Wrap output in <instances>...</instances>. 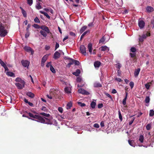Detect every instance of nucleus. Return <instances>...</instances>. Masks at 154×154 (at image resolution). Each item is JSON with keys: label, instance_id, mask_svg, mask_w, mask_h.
Returning a JSON list of instances; mask_svg holds the SVG:
<instances>
[{"label": "nucleus", "instance_id": "obj_60", "mask_svg": "<svg viewBox=\"0 0 154 154\" xmlns=\"http://www.w3.org/2000/svg\"><path fill=\"white\" fill-rule=\"evenodd\" d=\"M94 127L98 128L99 127V125L97 123H95L94 125Z\"/></svg>", "mask_w": 154, "mask_h": 154}, {"label": "nucleus", "instance_id": "obj_50", "mask_svg": "<svg viewBox=\"0 0 154 154\" xmlns=\"http://www.w3.org/2000/svg\"><path fill=\"white\" fill-rule=\"evenodd\" d=\"M74 63L75 65L77 66L79 65L80 64L79 62L78 61L75 60H74Z\"/></svg>", "mask_w": 154, "mask_h": 154}, {"label": "nucleus", "instance_id": "obj_34", "mask_svg": "<svg viewBox=\"0 0 154 154\" xmlns=\"http://www.w3.org/2000/svg\"><path fill=\"white\" fill-rule=\"evenodd\" d=\"M96 104V103L95 102L92 101L90 105L92 108L94 109L95 108Z\"/></svg>", "mask_w": 154, "mask_h": 154}, {"label": "nucleus", "instance_id": "obj_54", "mask_svg": "<svg viewBox=\"0 0 154 154\" xmlns=\"http://www.w3.org/2000/svg\"><path fill=\"white\" fill-rule=\"evenodd\" d=\"M135 119V117H134L133 118L132 120H131L129 122V125H131L133 123V122L134 121Z\"/></svg>", "mask_w": 154, "mask_h": 154}, {"label": "nucleus", "instance_id": "obj_36", "mask_svg": "<svg viewBox=\"0 0 154 154\" xmlns=\"http://www.w3.org/2000/svg\"><path fill=\"white\" fill-rule=\"evenodd\" d=\"M151 84V82H150L145 84V86L147 90L149 89V87L150 86V85Z\"/></svg>", "mask_w": 154, "mask_h": 154}, {"label": "nucleus", "instance_id": "obj_5", "mask_svg": "<svg viewBox=\"0 0 154 154\" xmlns=\"http://www.w3.org/2000/svg\"><path fill=\"white\" fill-rule=\"evenodd\" d=\"M81 53L84 55H86V48L83 45H81L80 47Z\"/></svg>", "mask_w": 154, "mask_h": 154}, {"label": "nucleus", "instance_id": "obj_32", "mask_svg": "<svg viewBox=\"0 0 154 154\" xmlns=\"http://www.w3.org/2000/svg\"><path fill=\"white\" fill-rule=\"evenodd\" d=\"M144 138V137L143 135H140V136L139 140L140 142L141 143H143V142Z\"/></svg>", "mask_w": 154, "mask_h": 154}, {"label": "nucleus", "instance_id": "obj_29", "mask_svg": "<svg viewBox=\"0 0 154 154\" xmlns=\"http://www.w3.org/2000/svg\"><path fill=\"white\" fill-rule=\"evenodd\" d=\"M39 12L42 14H43L45 16H46V17L48 19H50V16L48 14L44 11H40Z\"/></svg>", "mask_w": 154, "mask_h": 154}, {"label": "nucleus", "instance_id": "obj_49", "mask_svg": "<svg viewBox=\"0 0 154 154\" xmlns=\"http://www.w3.org/2000/svg\"><path fill=\"white\" fill-rule=\"evenodd\" d=\"M78 105L80 106H81L83 107L86 106V105L84 103H82L80 102H78Z\"/></svg>", "mask_w": 154, "mask_h": 154}, {"label": "nucleus", "instance_id": "obj_57", "mask_svg": "<svg viewBox=\"0 0 154 154\" xmlns=\"http://www.w3.org/2000/svg\"><path fill=\"white\" fill-rule=\"evenodd\" d=\"M29 35V31H26V32L25 34V38H27Z\"/></svg>", "mask_w": 154, "mask_h": 154}, {"label": "nucleus", "instance_id": "obj_56", "mask_svg": "<svg viewBox=\"0 0 154 154\" xmlns=\"http://www.w3.org/2000/svg\"><path fill=\"white\" fill-rule=\"evenodd\" d=\"M60 82L63 84H64L65 85H66V82H65V80L63 79H60Z\"/></svg>", "mask_w": 154, "mask_h": 154}, {"label": "nucleus", "instance_id": "obj_38", "mask_svg": "<svg viewBox=\"0 0 154 154\" xmlns=\"http://www.w3.org/2000/svg\"><path fill=\"white\" fill-rule=\"evenodd\" d=\"M149 115L150 116H153L154 115V111L151 109L149 111Z\"/></svg>", "mask_w": 154, "mask_h": 154}, {"label": "nucleus", "instance_id": "obj_24", "mask_svg": "<svg viewBox=\"0 0 154 154\" xmlns=\"http://www.w3.org/2000/svg\"><path fill=\"white\" fill-rule=\"evenodd\" d=\"M68 66H69L73 64L74 63V60L68 57Z\"/></svg>", "mask_w": 154, "mask_h": 154}, {"label": "nucleus", "instance_id": "obj_7", "mask_svg": "<svg viewBox=\"0 0 154 154\" xmlns=\"http://www.w3.org/2000/svg\"><path fill=\"white\" fill-rule=\"evenodd\" d=\"M24 49L27 52H31V54L32 55L34 53V51L32 48L29 47L25 46L24 48Z\"/></svg>", "mask_w": 154, "mask_h": 154}, {"label": "nucleus", "instance_id": "obj_10", "mask_svg": "<svg viewBox=\"0 0 154 154\" xmlns=\"http://www.w3.org/2000/svg\"><path fill=\"white\" fill-rule=\"evenodd\" d=\"M15 85L18 89H21L24 87L25 83H17L15 84Z\"/></svg>", "mask_w": 154, "mask_h": 154}, {"label": "nucleus", "instance_id": "obj_3", "mask_svg": "<svg viewBox=\"0 0 154 154\" xmlns=\"http://www.w3.org/2000/svg\"><path fill=\"white\" fill-rule=\"evenodd\" d=\"M150 35V33L148 32H143V34L141 36L140 35H139V42H143L144 39H146L147 37L149 36Z\"/></svg>", "mask_w": 154, "mask_h": 154}, {"label": "nucleus", "instance_id": "obj_22", "mask_svg": "<svg viewBox=\"0 0 154 154\" xmlns=\"http://www.w3.org/2000/svg\"><path fill=\"white\" fill-rule=\"evenodd\" d=\"M140 71V69L139 68L135 69L134 72V75L135 76L137 77Z\"/></svg>", "mask_w": 154, "mask_h": 154}, {"label": "nucleus", "instance_id": "obj_25", "mask_svg": "<svg viewBox=\"0 0 154 154\" xmlns=\"http://www.w3.org/2000/svg\"><path fill=\"white\" fill-rule=\"evenodd\" d=\"M15 81L17 82H20V83H23V84H25V82L24 81L19 77L15 79Z\"/></svg>", "mask_w": 154, "mask_h": 154}, {"label": "nucleus", "instance_id": "obj_17", "mask_svg": "<svg viewBox=\"0 0 154 154\" xmlns=\"http://www.w3.org/2000/svg\"><path fill=\"white\" fill-rule=\"evenodd\" d=\"M101 63L99 61H96L94 62V65L95 68H98L100 67Z\"/></svg>", "mask_w": 154, "mask_h": 154}, {"label": "nucleus", "instance_id": "obj_53", "mask_svg": "<svg viewBox=\"0 0 154 154\" xmlns=\"http://www.w3.org/2000/svg\"><path fill=\"white\" fill-rule=\"evenodd\" d=\"M27 3L29 5H31L32 4L33 0H27Z\"/></svg>", "mask_w": 154, "mask_h": 154}, {"label": "nucleus", "instance_id": "obj_37", "mask_svg": "<svg viewBox=\"0 0 154 154\" xmlns=\"http://www.w3.org/2000/svg\"><path fill=\"white\" fill-rule=\"evenodd\" d=\"M39 114L46 117H49L50 116V115L49 114L46 113L45 112L41 113Z\"/></svg>", "mask_w": 154, "mask_h": 154}, {"label": "nucleus", "instance_id": "obj_41", "mask_svg": "<svg viewBox=\"0 0 154 154\" xmlns=\"http://www.w3.org/2000/svg\"><path fill=\"white\" fill-rule=\"evenodd\" d=\"M118 114L119 115V118L121 121H122V114L121 113V112L120 110H119L118 111Z\"/></svg>", "mask_w": 154, "mask_h": 154}, {"label": "nucleus", "instance_id": "obj_9", "mask_svg": "<svg viewBox=\"0 0 154 154\" xmlns=\"http://www.w3.org/2000/svg\"><path fill=\"white\" fill-rule=\"evenodd\" d=\"M138 26L140 29H143L145 25V22L143 20H139Z\"/></svg>", "mask_w": 154, "mask_h": 154}, {"label": "nucleus", "instance_id": "obj_44", "mask_svg": "<svg viewBox=\"0 0 154 154\" xmlns=\"http://www.w3.org/2000/svg\"><path fill=\"white\" fill-rule=\"evenodd\" d=\"M0 64L1 65L4 67V66H6V64L5 63L2 61V60L0 59Z\"/></svg>", "mask_w": 154, "mask_h": 154}, {"label": "nucleus", "instance_id": "obj_14", "mask_svg": "<svg viewBox=\"0 0 154 154\" xmlns=\"http://www.w3.org/2000/svg\"><path fill=\"white\" fill-rule=\"evenodd\" d=\"M99 49H101V51H106L108 52L109 50V48L106 46H102L100 47Z\"/></svg>", "mask_w": 154, "mask_h": 154}, {"label": "nucleus", "instance_id": "obj_27", "mask_svg": "<svg viewBox=\"0 0 154 154\" xmlns=\"http://www.w3.org/2000/svg\"><path fill=\"white\" fill-rule=\"evenodd\" d=\"M87 26H84L82 27L80 30V33L81 34L86 29Z\"/></svg>", "mask_w": 154, "mask_h": 154}, {"label": "nucleus", "instance_id": "obj_35", "mask_svg": "<svg viewBox=\"0 0 154 154\" xmlns=\"http://www.w3.org/2000/svg\"><path fill=\"white\" fill-rule=\"evenodd\" d=\"M69 35L72 36L73 38H75L76 36V34H75L74 33V32L70 31L69 32Z\"/></svg>", "mask_w": 154, "mask_h": 154}, {"label": "nucleus", "instance_id": "obj_40", "mask_svg": "<svg viewBox=\"0 0 154 154\" xmlns=\"http://www.w3.org/2000/svg\"><path fill=\"white\" fill-rule=\"evenodd\" d=\"M151 127V125L150 124H148L146 126V128L147 130H149Z\"/></svg>", "mask_w": 154, "mask_h": 154}, {"label": "nucleus", "instance_id": "obj_31", "mask_svg": "<svg viewBox=\"0 0 154 154\" xmlns=\"http://www.w3.org/2000/svg\"><path fill=\"white\" fill-rule=\"evenodd\" d=\"M92 45L91 43H89L88 44V48L89 50V52L91 53L92 52Z\"/></svg>", "mask_w": 154, "mask_h": 154}, {"label": "nucleus", "instance_id": "obj_39", "mask_svg": "<svg viewBox=\"0 0 154 154\" xmlns=\"http://www.w3.org/2000/svg\"><path fill=\"white\" fill-rule=\"evenodd\" d=\"M150 99L149 96H147L146 97L145 100V101L146 103H149L150 101Z\"/></svg>", "mask_w": 154, "mask_h": 154}, {"label": "nucleus", "instance_id": "obj_52", "mask_svg": "<svg viewBox=\"0 0 154 154\" xmlns=\"http://www.w3.org/2000/svg\"><path fill=\"white\" fill-rule=\"evenodd\" d=\"M33 27H34L35 28H36V29H39V28H40V27H41V26H40L39 25H38L37 24H34L33 25Z\"/></svg>", "mask_w": 154, "mask_h": 154}, {"label": "nucleus", "instance_id": "obj_23", "mask_svg": "<svg viewBox=\"0 0 154 154\" xmlns=\"http://www.w3.org/2000/svg\"><path fill=\"white\" fill-rule=\"evenodd\" d=\"M128 143L131 146L135 147V143L134 140H128Z\"/></svg>", "mask_w": 154, "mask_h": 154}, {"label": "nucleus", "instance_id": "obj_61", "mask_svg": "<svg viewBox=\"0 0 154 154\" xmlns=\"http://www.w3.org/2000/svg\"><path fill=\"white\" fill-rule=\"evenodd\" d=\"M115 80L119 82H120L122 81V79L119 78H115Z\"/></svg>", "mask_w": 154, "mask_h": 154}, {"label": "nucleus", "instance_id": "obj_33", "mask_svg": "<svg viewBox=\"0 0 154 154\" xmlns=\"http://www.w3.org/2000/svg\"><path fill=\"white\" fill-rule=\"evenodd\" d=\"M40 33L41 35H42L45 37H46L47 36L46 33L43 31L41 30L40 31Z\"/></svg>", "mask_w": 154, "mask_h": 154}, {"label": "nucleus", "instance_id": "obj_28", "mask_svg": "<svg viewBox=\"0 0 154 154\" xmlns=\"http://www.w3.org/2000/svg\"><path fill=\"white\" fill-rule=\"evenodd\" d=\"M41 3L39 2H38L37 3L36 5L35 6L36 8L38 10H39L42 8V6L40 5Z\"/></svg>", "mask_w": 154, "mask_h": 154}, {"label": "nucleus", "instance_id": "obj_47", "mask_svg": "<svg viewBox=\"0 0 154 154\" xmlns=\"http://www.w3.org/2000/svg\"><path fill=\"white\" fill-rule=\"evenodd\" d=\"M71 88L70 85H68V94L71 93Z\"/></svg>", "mask_w": 154, "mask_h": 154}, {"label": "nucleus", "instance_id": "obj_21", "mask_svg": "<svg viewBox=\"0 0 154 154\" xmlns=\"http://www.w3.org/2000/svg\"><path fill=\"white\" fill-rule=\"evenodd\" d=\"M26 95L31 98H33L35 96L34 94L31 92H27Z\"/></svg>", "mask_w": 154, "mask_h": 154}, {"label": "nucleus", "instance_id": "obj_59", "mask_svg": "<svg viewBox=\"0 0 154 154\" xmlns=\"http://www.w3.org/2000/svg\"><path fill=\"white\" fill-rule=\"evenodd\" d=\"M58 111L60 113H62L63 112V109L61 107H59L58 108Z\"/></svg>", "mask_w": 154, "mask_h": 154}, {"label": "nucleus", "instance_id": "obj_64", "mask_svg": "<svg viewBox=\"0 0 154 154\" xmlns=\"http://www.w3.org/2000/svg\"><path fill=\"white\" fill-rule=\"evenodd\" d=\"M82 80V79L80 77H77L76 79V81L77 82H80Z\"/></svg>", "mask_w": 154, "mask_h": 154}, {"label": "nucleus", "instance_id": "obj_55", "mask_svg": "<svg viewBox=\"0 0 154 154\" xmlns=\"http://www.w3.org/2000/svg\"><path fill=\"white\" fill-rule=\"evenodd\" d=\"M72 106V103L71 102L68 103V109H70Z\"/></svg>", "mask_w": 154, "mask_h": 154}, {"label": "nucleus", "instance_id": "obj_8", "mask_svg": "<svg viewBox=\"0 0 154 154\" xmlns=\"http://www.w3.org/2000/svg\"><path fill=\"white\" fill-rule=\"evenodd\" d=\"M21 63L22 65L24 67H28L29 64V62L28 60H22L21 61Z\"/></svg>", "mask_w": 154, "mask_h": 154}, {"label": "nucleus", "instance_id": "obj_45", "mask_svg": "<svg viewBox=\"0 0 154 154\" xmlns=\"http://www.w3.org/2000/svg\"><path fill=\"white\" fill-rule=\"evenodd\" d=\"M129 54L130 57L132 58H135L136 57V53H130Z\"/></svg>", "mask_w": 154, "mask_h": 154}, {"label": "nucleus", "instance_id": "obj_62", "mask_svg": "<svg viewBox=\"0 0 154 154\" xmlns=\"http://www.w3.org/2000/svg\"><path fill=\"white\" fill-rule=\"evenodd\" d=\"M59 47V44L58 43L56 42V43L55 50H56Z\"/></svg>", "mask_w": 154, "mask_h": 154}, {"label": "nucleus", "instance_id": "obj_42", "mask_svg": "<svg viewBox=\"0 0 154 154\" xmlns=\"http://www.w3.org/2000/svg\"><path fill=\"white\" fill-rule=\"evenodd\" d=\"M136 51V49L134 47H131L130 49V51L133 53H135V52Z\"/></svg>", "mask_w": 154, "mask_h": 154}, {"label": "nucleus", "instance_id": "obj_13", "mask_svg": "<svg viewBox=\"0 0 154 154\" xmlns=\"http://www.w3.org/2000/svg\"><path fill=\"white\" fill-rule=\"evenodd\" d=\"M45 119V123L44 124H46L49 125H52L53 124V122L52 120L50 119H48L47 118L44 117Z\"/></svg>", "mask_w": 154, "mask_h": 154}, {"label": "nucleus", "instance_id": "obj_51", "mask_svg": "<svg viewBox=\"0 0 154 154\" xmlns=\"http://www.w3.org/2000/svg\"><path fill=\"white\" fill-rule=\"evenodd\" d=\"M134 82H131L129 83V85L131 87V88L132 89L133 88L134 86Z\"/></svg>", "mask_w": 154, "mask_h": 154}, {"label": "nucleus", "instance_id": "obj_63", "mask_svg": "<svg viewBox=\"0 0 154 154\" xmlns=\"http://www.w3.org/2000/svg\"><path fill=\"white\" fill-rule=\"evenodd\" d=\"M103 105L102 103H100L98 105V108L100 109L103 107Z\"/></svg>", "mask_w": 154, "mask_h": 154}, {"label": "nucleus", "instance_id": "obj_16", "mask_svg": "<svg viewBox=\"0 0 154 154\" xmlns=\"http://www.w3.org/2000/svg\"><path fill=\"white\" fill-rule=\"evenodd\" d=\"M6 74L8 76L12 77H15L14 73L10 71H8L6 72Z\"/></svg>", "mask_w": 154, "mask_h": 154}, {"label": "nucleus", "instance_id": "obj_19", "mask_svg": "<svg viewBox=\"0 0 154 154\" xmlns=\"http://www.w3.org/2000/svg\"><path fill=\"white\" fill-rule=\"evenodd\" d=\"M80 71L79 69H77L75 72L72 73V74L76 76H79V74L80 73Z\"/></svg>", "mask_w": 154, "mask_h": 154}, {"label": "nucleus", "instance_id": "obj_11", "mask_svg": "<svg viewBox=\"0 0 154 154\" xmlns=\"http://www.w3.org/2000/svg\"><path fill=\"white\" fill-rule=\"evenodd\" d=\"M40 28L44 31H45L48 33H49L50 32L47 26L43 25L42 26H41Z\"/></svg>", "mask_w": 154, "mask_h": 154}, {"label": "nucleus", "instance_id": "obj_2", "mask_svg": "<svg viewBox=\"0 0 154 154\" xmlns=\"http://www.w3.org/2000/svg\"><path fill=\"white\" fill-rule=\"evenodd\" d=\"M8 32L4 25L0 23V36L1 37H5L7 34Z\"/></svg>", "mask_w": 154, "mask_h": 154}, {"label": "nucleus", "instance_id": "obj_30", "mask_svg": "<svg viewBox=\"0 0 154 154\" xmlns=\"http://www.w3.org/2000/svg\"><path fill=\"white\" fill-rule=\"evenodd\" d=\"M90 31L89 30H87L84 32L81 35L80 38V40H81L84 36L88 33H89Z\"/></svg>", "mask_w": 154, "mask_h": 154}, {"label": "nucleus", "instance_id": "obj_1", "mask_svg": "<svg viewBox=\"0 0 154 154\" xmlns=\"http://www.w3.org/2000/svg\"><path fill=\"white\" fill-rule=\"evenodd\" d=\"M28 114L30 117L33 118L37 119L36 121L37 122H40L41 123H45V119L42 116L37 115H34L32 113L29 112Z\"/></svg>", "mask_w": 154, "mask_h": 154}, {"label": "nucleus", "instance_id": "obj_15", "mask_svg": "<svg viewBox=\"0 0 154 154\" xmlns=\"http://www.w3.org/2000/svg\"><path fill=\"white\" fill-rule=\"evenodd\" d=\"M146 10L147 12L150 13L153 11L154 9L151 6H148L146 8Z\"/></svg>", "mask_w": 154, "mask_h": 154}, {"label": "nucleus", "instance_id": "obj_4", "mask_svg": "<svg viewBox=\"0 0 154 154\" xmlns=\"http://www.w3.org/2000/svg\"><path fill=\"white\" fill-rule=\"evenodd\" d=\"M51 95H52L53 97L55 98H57L59 96V92L57 90H53L51 91Z\"/></svg>", "mask_w": 154, "mask_h": 154}, {"label": "nucleus", "instance_id": "obj_26", "mask_svg": "<svg viewBox=\"0 0 154 154\" xmlns=\"http://www.w3.org/2000/svg\"><path fill=\"white\" fill-rule=\"evenodd\" d=\"M94 87L98 88L101 87H102V85L99 82H96L94 83Z\"/></svg>", "mask_w": 154, "mask_h": 154}, {"label": "nucleus", "instance_id": "obj_43", "mask_svg": "<svg viewBox=\"0 0 154 154\" xmlns=\"http://www.w3.org/2000/svg\"><path fill=\"white\" fill-rule=\"evenodd\" d=\"M21 11L24 17H26L27 16V14L26 11L24 9H22V11Z\"/></svg>", "mask_w": 154, "mask_h": 154}, {"label": "nucleus", "instance_id": "obj_58", "mask_svg": "<svg viewBox=\"0 0 154 154\" xmlns=\"http://www.w3.org/2000/svg\"><path fill=\"white\" fill-rule=\"evenodd\" d=\"M41 110L45 112H46L47 111V109L46 107L45 106H42L41 108Z\"/></svg>", "mask_w": 154, "mask_h": 154}, {"label": "nucleus", "instance_id": "obj_48", "mask_svg": "<svg viewBox=\"0 0 154 154\" xmlns=\"http://www.w3.org/2000/svg\"><path fill=\"white\" fill-rule=\"evenodd\" d=\"M34 21L35 23H40V21L37 17H36L34 19Z\"/></svg>", "mask_w": 154, "mask_h": 154}, {"label": "nucleus", "instance_id": "obj_46", "mask_svg": "<svg viewBox=\"0 0 154 154\" xmlns=\"http://www.w3.org/2000/svg\"><path fill=\"white\" fill-rule=\"evenodd\" d=\"M50 69L53 73H55L56 72V71L52 65H51Z\"/></svg>", "mask_w": 154, "mask_h": 154}, {"label": "nucleus", "instance_id": "obj_12", "mask_svg": "<svg viewBox=\"0 0 154 154\" xmlns=\"http://www.w3.org/2000/svg\"><path fill=\"white\" fill-rule=\"evenodd\" d=\"M60 53L58 51H56L54 54L53 58L55 60H57L60 57Z\"/></svg>", "mask_w": 154, "mask_h": 154}, {"label": "nucleus", "instance_id": "obj_20", "mask_svg": "<svg viewBox=\"0 0 154 154\" xmlns=\"http://www.w3.org/2000/svg\"><path fill=\"white\" fill-rule=\"evenodd\" d=\"M49 56V54H46L44 56L42 59L41 61L43 63H45L47 60Z\"/></svg>", "mask_w": 154, "mask_h": 154}, {"label": "nucleus", "instance_id": "obj_6", "mask_svg": "<svg viewBox=\"0 0 154 154\" xmlns=\"http://www.w3.org/2000/svg\"><path fill=\"white\" fill-rule=\"evenodd\" d=\"M78 92L79 93L82 94L88 95L90 94V93L89 92L82 88H79L78 90Z\"/></svg>", "mask_w": 154, "mask_h": 154}, {"label": "nucleus", "instance_id": "obj_18", "mask_svg": "<svg viewBox=\"0 0 154 154\" xmlns=\"http://www.w3.org/2000/svg\"><path fill=\"white\" fill-rule=\"evenodd\" d=\"M106 40V38L105 36H103L100 40L99 41V44H104L105 43V42Z\"/></svg>", "mask_w": 154, "mask_h": 154}]
</instances>
